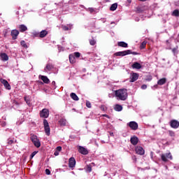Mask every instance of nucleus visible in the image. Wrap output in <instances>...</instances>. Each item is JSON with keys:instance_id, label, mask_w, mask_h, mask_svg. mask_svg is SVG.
Instances as JSON below:
<instances>
[{"instance_id": "obj_1", "label": "nucleus", "mask_w": 179, "mask_h": 179, "mask_svg": "<svg viewBox=\"0 0 179 179\" xmlns=\"http://www.w3.org/2000/svg\"><path fill=\"white\" fill-rule=\"evenodd\" d=\"M115 96L119 100L125 101L128 97V92L125 89L118 90L115 91Z\"/></svg>"}, {"instance_id": "obj_2", "label": "nucleus", "mask_w": 179, "mask_h": 179, "mask_svg": "<svg viewBox=\"0 0 179 179\" xmlns=\"http://www.w3.org/2000/svg\"><path fill=\"white\" fill-rule=\"evenodd\" d=\"M31 141L36 148H40L41 146V143H40V140L37 138V136L31 135Z\"/></svg>"}, {"instance_id": "obj_3", "label": "nucleus", "mask_w": 179, "mask_h": 179, "mask_svg": "<svg viewBox=\"0 0 179 179\" xmlns=\"http://www.w3.org/2000/svg\"><path fill=\"white\" fill-rule=\"evenodd\" d=\"M161 159H162V162L167 163V162H169V159L170 160H173V155H171V152L162 154L161 155Z\"/></svg>"}, {"instance_id": "obj_4", "label": "nucleus", "mask_w": 179, "mask_h": 179, "mask_svg": "<svg viewBox=\"0 0 179 179\" xmlns=\"http://www.w3.org/2000/svg\"><path fill=\"white\" fill-rule=\"evenodd\" d=\"M43 127H44V129L46 135L48 136H50V124H48V121H47V120L45 119L43 120Z\"/></svg>"}, {"instance_id": "obj_5", "label": "nucleus", "mask_w": 179, "mask_h": 179, "mask_svg": "<svg viewBox=\"0 0 179 179\" xmlns=\"http://www.w3.org/2000/svg\"><path fill=\"white\" fill-rule=\"evenodd\" d=\"M39 114L41 118H48V116L50 115V110L47 108H43Z\"/></svg>"}, {"instance_id": "obj_6", "label": "nucleus", "mask_w": 179, "mask_h": 179, "mask_svg": "<svg viewBox=\"0 0 179 179\" xmlns=\"http://www.w3.org/2000/svg\"><path fill=\"white\" fill-rule=\"evenodd\" d=\"M131 54V50H127L122 52H117L114 54L115 57H125V55H129Z\"/></svg>"}, {"instance_id": "obj_7", "label": "nucleus", "mask_w": 179, "mask_h": 179, "mask_svg": "<svg viewBox=\"0 0 179 179\" xmlns=\"http://www.w3.org/2000/svg\"><path fill=\"white\" fill-rule=\"evenodd\" d=\"M135 152L136 155H139L140 156H143V155H145V150L143 148L138 145L135 148Z\"/></svg>"}, {"instance_id": "obj_8", "label": "nucleus", "mask_w": 179, "mask_h": 179, "mask_svg": "<svg viewBox=\"0 0 179 179\" xmlns=\"http://www.w3.org/2000/svg\"><path fill=\"white\" fill-rule=\"evenodd\" d=\"M47 34H48V31L47 30H42L39 34L36 33L34 34V36L40 37L41 38H44V37H45V36H47Z\"/></svg>"}, {"instance_id": "obj_9", "label": "nucleus", "mask_w": 179, "mask_h": 179, "mask_svg": "<svg viewBox=\"0 0 179 179\" xmlns=\"http://www.w3.org/2000/svg\"><path fill=\"white\" fill-rule=\"evenodd\" d=\"M170 127L173 129H177L179 127V122L176 120H172L170 122Z\"/></svg>"}, {"instance_id": "obj_10", "label": "nucleus", "mask_w": 179, "mask_h": 179, "mask_svg": "<svg viewBox=\"0 0 179 179\" xmlns=\"http://www.w3.org/2000/svg\"><path fill=\"white\" fill-rule=\"evenodd\" d=\"M0 82L1 83H2V85H3L4 87L7 90H10L11 87H10V85L9 84V83H8V80L3 79V78H1L0 79Z\"/></svg>"}, {"instance_id": "obj_11", "label": "nucleus", "mask_w": 179, "mask_h": 179, "mask_svg": "<svg viewBox=\"0 0 179 179\" xmlns=\"http://www.w3.org/2000/svg\"><path fill=\"white\" fill-rule=\"evenodd\" d=\"M139 78V74L138 73H131L130 82L132 83L134 82H136Z\"/></svg>"}, {"instance_id": "obj_12", "label": "nucleus", "mask_w": 179, "mask_h": 179, "mask_svg": "<svg viewBox=\"0 0 179 179\" xmlns=\"http://www.w3.org/2000/svg\"><path fill=\"white\" fill-rule=\"evenodd\" d=\"M127 125L133 131H136V129H138V123H136V122H130L127 123Z\"/></svg>"}, {"instance_id": "obj_13", "label": "nucleus", "mask_w": 179, "mask_h": 179, "mask_svg": "<svg viewBox=\"0 0 179 179\" xmlns=\"http://www.w3.org/2000/svg\"><path fill=\"white\" fill-rule=\"evenodd\" d=\"M78 152L79 153H81V155H89V150H87V148H85L83 146H78Z\"/></svg>"}, {"instance_id": "obj_14", "label": "nucleus", "mask_w": 179, "mask_h": 179, "mask_svg": "<svg viewBox=\"0 0 179 179\" xmlns=\"http://www.w3.org/2000/svg\"><path fill=\"white\" fill-rule=\"evenodd\" d=\"M76 165V160H75L74 157H71L69 160V167L70 169H73L75 166Z\"/></svg>"}, {"instance_id": "obj_15", "label": "nucleus", "mask_w": 179, "mask_h": 179, "mask_svg": "<svg viewBox=\"0 0 179 179\" xmlns=\"http://www.w3.org/2000/svg\"><path fill=\"white\" fill-rule=\"evenodd\" d=\"M10 36L13 40H16V38H17V36H19V31L17 29L11 30Z\"/></svg>"}, {"instance_id": "obj_16", "label": "nucleus", "mask_w": 179, "mask_h": 179, "mask_svg": "<svg viewBox=\"0 0 179 179\" xmlns=\"http://www.w3.org/2000/svg\"><path fill=\"white\" fill-rule=\"evenodd\" d=\"M130 142L131 145H134V146H136V145H138V142H139V138L134 136L131 138Z\"/></svg>"}, {"instance_id": "obj_17", "label": "nucleus", "mask_w": 179, "mask_h": 179, "mask_svg": "<svg viewBox=\"0 0 179 179\" xmlns=\"http://www.w3.org/2000/svg\"><path fill=\"white\" fill-rule=\"evenodd\" d=\"M0 59H1V61L6 62L9 60V57L6 53L1 52L0 53Z\"/></svg>"}, {"instance_id": "obj_18", "label": "nucleus", "mask_w": 179, "mask_h": 179, "mask_svg": "<svg viewBox=\"0 0 179 179\" xmlns=\"http://www.w3.org/2000/svg\"><path fill=\"white\" fill-rule=\"evenodd\" d=\"M39 79L43 80V82L46 83L47 85H48V83H50V79H48V77H47L45 76H39Z\"/></svg>"}, {"instance_id": "obj_19", "label": "nucleus", "mask_w": 179, "mask_h": 179, "mask_svg": "<svg viewBox=\"0 0 179 179\" xmlns=\"http://www.w3.org/2000/svg\"><path fill=\"white\" fill-rule=\"evenodd\" d=\"M131 68H133V69H141L142 68V65L136 62L131 65Z\"/></svg>"}, {"instance_id": "obj_20", "label": "nucleus", "mask_w": 179, "mask_h": 179, "mask_svg": "<svg viewBox=\"0 0 179 179\" xmlns=\"http://www.w3.org/2000/svg\"><path fill=\"white\" fill-rule=\"evenodd\" d=\"M72 27H73V24H72L62 26V29L65 31H68V30H71Z\"/></svg>"}, {"instance_id": "obj_21", "label": "nucleus", "mask_w": 179, "mask_h": 179, "mask_svg": "<svg viewBox=\"0 0 179 179\" xmlns=\"http://www.w3.org/2000/svg\"><path fill=\"white\" fill-rule=\"evenodd\" d=\"M18 28H19V30L21 33L27 31V27H26V25H24V24L19 25Z\"/></svg>"}, {"instance_id": "obj_22", "label": "nucleus", "mask_w": 179, "mask_h": 179, "mask_svg": "<svg viewBox=\"0 0 179 179\" xmlns=\"http://www.w3.org/2000/svg\"><path fill=\"white\" fill-rule=\"evenodd\" d=\"M70 97H71V99L73 100H74L75 101H78L79 100V97L78 96V95H76V94L72 92L71 94H70Z\"/></svg>"}, {"instance_id": "obj_23", "label": "nucleus", "mask_w": 179, "mask_h": 179, "mask_svg": "<svg viewBox=\"0 0 179 179\" xmlns=\"http://www.w3.org/2000/svg\"><path fill=\"white\" fill-rule=\"evenodd\" d=\"M69 58L71 64H75L76 62V59L73 55H70Z\"/></svg>"}, {"instance_id": "obj_24", "label": "nucleus", "mask_w": 179, "mask_h": 179, "mask_svg": "<svg viewBox=\"0 0 179 179\" xmlns=\"http://www.w3.org/2000/svg\"><path fill=\"white\" fill-rule=\"evenodd\" d=\"M166 82H167V80L166 78H161L158 80L157 85H159V86H162V85H164Z\"/></svg>"}, {"instance_id": "obj_25", "label": "nucleus", "mask_w": 179, "mask_h": 179, "mask_svg": "<svg viewBox=\"0 0 179 179\" xmlns=\"http://www.w3.org/2000/svg\"><path fill=\"white\" fill-rule=\"evenodd\" d=\"M59 125H61V127H65V125H66V120L60 119L59 120Z\"/></svg>"}, {"instance_id": "obj_26", "label": "nucleus", "mask_w": 179, "mask_h": 179, "mask_svg": "<svg viewBox=\"0 0 179 179\" xmlns=\"http://www.w3.org/2000/svg\"><path fill=\"white\" fill-rule=\"evenodd\" d=\"M114 110L115 111H122V106H121L120 104H116L115 106Z\"/></svg>"}, {"instance_id": "obj_27", "label": "nucleus", "mask_w": 179, "mask_h": 179, "mask_svg": "<svg viewBox=\"0 0 179 179\" xmlns=\"http://www.w3.org/2000/svg\"><path fill=\"white\" fill-rule=\"evenodd\" d=\"M117 8H118V4L117 3H115L112 4L110 7V10L114 11L117 9Z\"/></svg>"}, {"instance_id": "obj_28", "label": "nucleus", "mask_w": 179, "mask_h": 179, "mask_svg": "<svg viewBox=\"0 0 179 179\" xmlns=\"http://www.w3.org/2000/svg\"><path fill=\"white\" fill-rule=\"evenodd\" d=\"M53 68H54V66L52 64H48L46 65V68L45 69H45H48V71H51V69H52Z\"/></svg>"}, {"instance_id": "obj_29", "label": "nucleus", "mask_w": 179, "mask_h": 179, "mask_svg": "<svg viewBox=\"0 0 179 179\" xmlns=\"http://www.w3.org/2000/svg\"><path fill=\"white\" fill-rule=\"evenodd\" d=\"M172 16H176V17H178L179 16V10H175L172 13Z\"/></svg>"}, {"instance_id": "obj_30", "label": "nucleus", "mask_w": 179, "mask_h": 179, "mask_svg": "<svg viewBox=\"0 0 179 179\" xmlns=\"http://www.w3.org/2000/svg\"><path fill=\"white\" fill-rule=\"evenodd\" d=\"M24 99L28 106H31V103H30V99H29V96H24Z\"/></svg>"}, {"instance_id": "obj_31", "label": "nucleus", "mask_w": 179, "mask_h": 179, "mask_svg": "<svg viewBox=\"0 0 179 179\" xmlns=\"http://www.w3.org/2000/svg\"><path fill=\"white\" fill-rule=\"evenodd\" d=\"M172 52L176 55V54H178V46H176L175 48L172 49Z\"/></svg>"}, {"instance_id": "obj_32", "label": "nucleus", "mask_w": 179, "mask_h": 179, "mask_svg": "<svg viewBox=\"0 0 179 179\" xmlns=\"http://www.w3.org/2000/svg\"><path fill=\"white\" fill-rule=\"evenodd\" d=\"M168 132L170 136H172L173 138L176 136V132H174V131L169 130Z\"/></svg>"}, {"instance_id": "obj_33", "label": "nucleus", "mask_w": 179, "mask_h": 179, "mask_svg": "<svg viewBox=\"0 0 179 179\" xmlns=\"http://www.w3.org/2000/svg\"><path fill=\"white\" fill-rule=\"evenodd\" d=\"M86 171H88V173H92V164L87 165Z\"/></svg>"}, {"instance_id": "obj_34", "label": "nucleus", "mask_w": 179, "mask_h": 179, "mask_svg": "<svg viewBox=\"0 0 179 179\" xmlns=\"http://www.w3.org/2000/svg\"><path fill=\"white\" fill-rule=\"evenodd\" d=\"M85 10H87V12H90V13H93V12H94V8H85Z\"/></svg>"}, {"instance_id": "obj_35", "label": "nucleus", "mask_w": 179, "mask_h": 179, "mask_svg": "<svg viewBox=\"0 0 179 179\" xmlns=\"http://www.w3.org/2000/svg\"><path fill=\"white\" fill-rule=\"evenodd\" d=\"M74 56V57H76V58H80V54L79 53V52H74V55H73Z\"/></svg>"}, {"instance_id": "obj_36", "label": "nucleus", "mask_w": 179, "mask_h": 179, "mask_svg": "<svg viewBox=\"0 0 179 179\" xmlns=\"http://www.w3.org/2000/svg\"><path fill=\"white\" fill-rule=\"evenodd\" d=\"M86 106H87L88 108H92V103H90V101H86Z\"/></svg>"}, {"instance_id": "obj_37", "label": "nucleus", "mask_w": 179, "mask_h": 179, "mask_svg": "<svg viewBox=\"0 0 179 179\" xmlns=\"http://www.w3.org/2000/svg\"><path fill=\"white\" fill-rule=\"evenodd\" d=\"M13 143H15V141L12 140L11 138L8 139V145H13Z\"/></svg>"}, {"instance_id": "obj_38", "label": "nucleus", "mask_w": 179, "mask_h": 179, "mask_svg": "<svg viewBox=\"0 0 179 179\" xmlns=\"http://www.w3.org/2000/svg\"><path fill=\"white\" fill-rule=\"evenodd\" d=\"M90 44L91 45H94L96 44V41H94V39L90 40Z\"/></svg>"}, {"instance_id": "obj_39", "label": "nucleus", "mask_w": 179, "mask_h": 179, "mask_svg": "<svg viewBox=\"0 0 179 179\" xmlns=\"http://www.w3.org/2000/svg\"><path fill=\"white\" fill-rule=\"evenodd\" d=\"M36 155H37V151L33 152L30 156V159H33Z\"/></svg>"}, {"instance_id": "obj_40", "label": "nucleus", "mask_w": 179, "mask_h": 179, "mask_svg": "<svg viewBox=\"0 0 179 179\" xmlns=\"http://www.w3.org/2000/svg\"><path fill=\"white\" fill-rule=\"evenodd\" d=\"M117 45H128V43L125 42H118Z\"/></svg>"}, {"instance_id": "obj_41", "label": "nucleus", "mask_w": 179, "mask_h": 179, "mask_svg": "<svg viewBox=\"0 0 179 179\" xmlns=\"http://www.w3.org/2000/svg\"><path fill=\"white\" fill-rule=\"evenodd\" d=\"M45 174H47V176H50V174H51V171H50V169H45Z\"/></svg>"}, {"instance_id": "obj_42", "label": "nucleus", "mask_w": 179, "mask_h": 179, "mask_svg": "<svg viewBox=\"0 0 179 179\" xmlns=\"http://www.w3.org/2000/svg\"><path fill=\"white\" fill-rule=\"evenodd\" d=\"M61 150H62V147L58 146L56 148V151L61 152Z\"/></svg>"}, {"instance_id": "obj_43", "label": "nucleus", "mask_w": 179, "mask_h": 179, "mask_svg": "<svg viewBox=\"0 0 179 179\" xmlns=\"http://www.w3.org/2000/svg\"><path fill=\"white\" fill-rule=\"evenodd\" d=\"M141 89H142L143 90H145V89H148V85H143L141 86Z\"/></svg>"}, {"instance_id": "obj_44", "label": "nucleus", "mask_w": 179, "mask_h": 179, "mask_svg": "<svg viewBox=\"0 0 179 179\" xmlns=\"http://www.w3.org/2000/svg\"><path fill=\"white\" fill-rule=\"evenodd\" d=\"M132 160L134 161V163H136V155H133L132 156Z\"/></svg>"}, {"instance_id": "obj_45", "label": "nucleus", "mask_w": 179, "mask_h": 179, "mask_svg": "<svg viewBox=\"0 0 179 179\" xmlns=\"http://www.w3.org/2000/svg\"><path fill=\"white\" fill-rule=\"evenodd\" d=\"M130 54H133V55H139V53L136 52H131V50H130Z\"/></svg>"}, {"instance_id": "obj_46", "label": "nucleus", "mask_w": 179, "mask_h": 179, "mask_svg": "<svg viewBox=\"0 0 179 179\" xmlns=\"http://www.w3.org/2000/svg\"><path fill=\"white\" fill-rule=\"evenodd\" d=\"M55 156H58V155H59V151H55L54 153Z\"/></svg>"}, {"instance_id": "obj_47", "label": "nucleus", "mask_w": 179, "mask_h": 179, "mask_svg": "<svg viewBox=\"0 0 179 179\" xmlns=\"http://www.w3.org/2000/svg\"><path fill=\"white\" fill-rule=\"evenodd\" d=\"M144 48H146V45H141L140 46L141 50H144Z\"/></svg>"}, {"instance_id": "obj_48", "label": "nucleus", "mask_w": 179, "mask_h": 179, "mask_svg": "<svg viewBox=\"0 0 179 179\" xmlns=\"http://www.w3.org/2000/svg\"><path fill=\"white\" fill-rule=\"evenodd\" d=\"M21 45H26V42H24V41H22Z\"/></svg>"}, {"instance_id": "obj_49", "label": "nucleus", "mask_w": 179, "mask_h": 179, "mask_svg": "<svg viewBox=\"0 0 179 179\" xmlns=\"http://www.w3.org/2000/svg\"><path fill=\"white\" fill-rule=\"evenodd\" d=\"M146 44H148V42H147V41H143V42L141 43V45H146Z\"/></svg>"}, {"instance_id": "obj_50", "label": "nucleus", "mask_w": 179, "mask_h": 179, "mask_svg": "<svg viewBox=\"0 0 179 179\" xmlns=\"http://www.w3.org/2000/svg\"><path fill=\"white\" fill-rule=\"evenodd\" d=\"M101 109L103 110V111H105L106 110V107H104V106H101Z\"/></svg>"}, {"instance_id": "obj_51", "label": "nucleus", "mask_w": 179, "mask_h": 179, "mask_svg": "<svg viewBox=\"0 0 179 179\" xmlns=\"http://www.w3.org/2000/svg\"><path fill=\"white\" fill-rule=\"evenodd\" d=\"M90 164H91V167H93V166H96V164H94V162H92V163Z\"/></svg>"}, {"instance_id": "obj_52", "label": "nucleus", "mask_w": 179, "mask_h": 179, "mask_svg": "<svg viewBox=\"0 0 179 179\" xmlns=\"http://www.w3.org/2000/svg\"><path fill=\"white\" fill-rule=\"evenodd\" d=\"M128 3H131L132 2V0H127Z\"/></svg>"}, {"instance_id": "obj_53", "label": "nucleus", "mask_w": 179, "mask_h": 179, "mask_svg": "<svg viewBox=\"0 0 179 179\" xmlns=\"http://www.w3.org/2000/svg\"><path fill=\"white\" fill-rule=\"evenodd\" d=\"M141 1V2H145V1H148V0H139Z\"/></svg>"}, {"instance_id": "obj_54", "label": "nucleus", "mask_w": 179, "mask_h": 179, "mask_svg": "<svg viewBox=\"0 0 179 179\" xmlns=\"http://www.w3.org/2000/svg\"><path fill=\"white\" fill-rule=\"evenodd\" d=\"M110 24H115V22H113L110 23Z\"/></svg>"}, {"instance_id": "obj_55", "label": "nucleus", "mask_w": 179, "mask_h": 179, "mask_svg": "<svg viewBox=\"0 0 179 179\" xmlns=\"http://www.w3.org/2000/svg\"><path fill=\"white\" fill-rule=\"evenodd\" d=\"M104 117H106L107 118H108V115H104Z\"/></svg>"}, {"instance_id": "obj_56", "label": "nucleus", "mask_w": 179, "mask_h": 179, "mask_svg": "<svg viewBox=\"0 0 179 179\" xmlns=\"http://www.w3.org/2000/svg\"><path fill=\"white\" fill-rule=\"evenodd\" d=\"M113 135H114V133H110L111 136H113Z\"/></svg>"}, {"instance_id": "obj_57", "label": "nucleus", "mask_w": 179, "mask_h": 179, "mask_svg": "<svg viewBox=\"0 0 179 179\" xmlns=\"http://www.w3.org/2000/svg\"><path fill=\"white\" fill-rule=\"evenodd\" d=\"M122 47L127 48V47H128V45H122Z\"/></svg>"}, {"instance_id": "obj_58", "label": "nucleus", "mask_w": 179, "mask_h": 179, "mask_svg": "<svg viewBox=\"0 0 179 179\" xmlns=\"http://www.w3.org/2000/svg\"><path fill=\"white\" fill-rule=\"evenodd\" d=\"M59 48V50H61V46H59V48Z\"/></svg>"}, {"instance_id": "obj_59", "label": "nucleus", "mask_w": 179, "mask_h": 179, "mask_svg": "<svg viewBox=\"0 0 179 179\" xmlns=\"http://www.w3.org/2000/svg\"><path fill=\"white\" fill-rule=\"evenodd\" d=\"M178 36H179V34H178Z\"/></svg>"}]
</instances>
